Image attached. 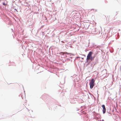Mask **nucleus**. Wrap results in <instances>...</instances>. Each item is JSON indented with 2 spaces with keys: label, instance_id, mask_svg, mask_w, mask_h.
I'll use <instances>...</instances> for the list:
<instances>
[{
  "label": "nucleus",
  "instance_id": "obj_1",
  "mask_svg": "<svg viewBox=\"0 0 121 121\" xmlns=\"http://www.w3.org/2000/svg\"><path fill=\"white\" fill-rule=\"evenodd\" d=\"M92 54L93 52H91L89 53L87 56L86 62H91L94 59V58L92 56Z\"/></svg>",
  "mask_w": 121,
  "mask_h": 121
},
{
  "label": "nucleus",
  "instance_id": "obj_2",
  "mask_svg": "<svg viewBox=\"0 0 121 121\" xmlns=\"http://www.w3.org/2000/svg\"><path fill=\"white\" fill-rule=\"evenodd\" d=\"M95 80L94 79H92L90 82V87L91 89H92L94 85Z\"/></svg>",
  "mask_w": 121,
  "mask_h": 121
},
{
  "label": "nucleus",
  "instance_id": "obj_3",
  "mask_svg": "<svg viewBox=\"0 0 121 121\" xmlns=\"http://www.w3.org/2000/svg\"><path fill=\"white\" fill-rule=\"evenodd\" d=\"M102 107L103 108V112L104 114V113L106 112V109L105 108V106L104 105H103L102 106Z\"/></svg>",
  "mask_w": 121,
  "mask_h": 121
},
{
  "label": "nucleus",
  "instance_id": "obj_4",
  "mask_svg": "<svg viewBox=\"0 0 121 121\" xmlns=\"http://www.w3.org/2000/svg\"><path fill=\"white\" fill-rule=\"evenodd\" d=\"M67 53L66 52H61L60 53L61 55H63L64 54H66Z\"/></svg>",
  "mask_w": 121,
  "mask_h": 121
},
{
  "label": "nucleus",
  "instance_id": "obj_5",
  "mask_svg": "<svg viewBox=\"0 0 121 121\" xmlns=\"http://www.w3.org/2000/svg\"><path fill=\"white\" fill-rule=\"evenodd\" d=\"M3 4L4 5H5V4L4 3H3Z\"/></svg>",
  "mask_w": 121,
  "mask_h": 121
}]
</instances>
